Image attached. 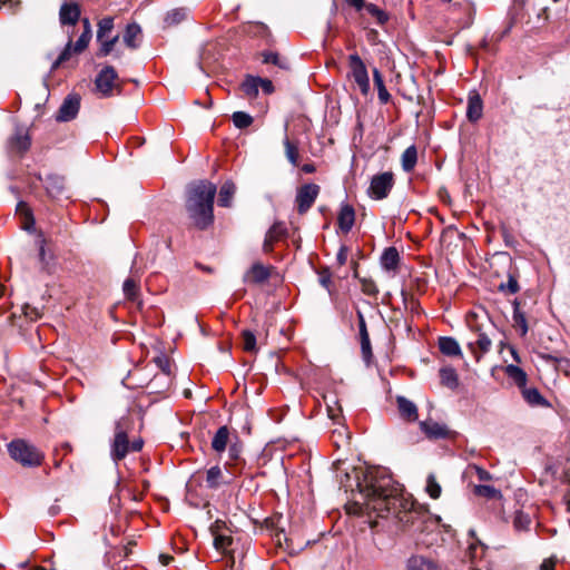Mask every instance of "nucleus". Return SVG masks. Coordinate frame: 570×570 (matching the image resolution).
Returning a JSON list of instances; mask_svg holds the SVG:
<instances>
[{"label": "nucleus", "mask_w": 570, "mask_h": 570, "mask_svg": "<svg viewBox=\"0 0 570 570\" xmlns=\"http://www.w3.org/2000/svg\"><path fill=\"white\" fill-rule=\"evenodd\" d=\"M116 79L117 72L115 68L111 66H106L96 77L95 85L97 90L105 97L110 96Z\"/></svg>", "instance_id": "f8f14e48"}, {"label": "nucleus", "mask_w": 570, "mask_h": 570, "mask_svg": "<svg viewBox=\"0 0 570 570\" xmlns=\"http://www.w3.org/2000/svg\"><path fill=\"white\" fill-rule=\"evenodd\" d=\"M186 17H187V11L185 9H183V8L173 9L167 12V14L165 17V23L167 26H174V24H177V23L181 22L183 20H185Z\"/></svg>", "instance_id": "ea45409f"}, {"label": "nucleus", "mask_w": 570, "mask_h": 570, "mask_svg": "<svg viewBox=\"0 0 570 570\" xmlns=\"http://www.w3.org/2000/svg\"><path fill=\"white\" fill-rule=\"evenodd\" d=\"M284 147H285V155L287 160L293 165H298V147L296 144L292 142L288 137L286 136L284 139Z\"/></svg>", "instance_id": "e433bc0d"}, {"label": "nucleus", "mask_w": 570, "mask_h": 570, "mask_svg": "<svg viewBox=\"0 0 570 570\" xmlns=\"http://www.w3.org/2000/svg\"><path fill=\"white\" fill-rule=\"evenodd\" d=\"M500 289L509 294H515L519 291V284L513 275H509L507 284H501Z\"/></svg>", "instance_id": "603ef678"}, {"label": "nucleus", "mask_w": 570, "mask_h": 570, "mask_svg": "<svg viewBox=\"0 0 570 570\" xmlns=\"http://www.w3.org/2000/svg\"><path fill=\"white\" fill-rule=\"evenodd\" d=\"M474 470H475V474L480 481H488L491 479V474L487 470H484L480 466H474Z\"/></svg>", "instance_id": "052dcab7"}, {"label": "nucleus", "mask_w": 570, "mask_h": 570, "mask_svg": "<svg viewBox=\"0 0 570 570\" xmlns=\"http://www.w3.org/2000/svg\"><path fill=\"white\" fill-rule=\"evenodd\" d=\"M523 397L531 405H541L544 403V399L537 389H524Z\"/></svg>", "instance_id": "49530a36"}, {"label": "nucleus", "mask_w": 570, "mask_h": 570, "mask_svg": "<svg viewBox=\"0 0 570 570\" xmlns=\"http://www.w3.org/2000/svg\"><path fill=\"white\" fill-rule=\"evenodd\" d=\"M80 17V8L77 3H63L59 11L62 24H76Z\"/></svg>", "instance_id": "4be33fe9"}, {"label": "nucleus", "mask_w": 570, "mask_h": 570, "mask_svg": "<svg viewBox=\"0 0 570 570\" xmlns=\"http://www.w3.org/2000/svg\"><path fill=\"white\" fill-rule=\"evenodd\" d=\"M264 62L266 63H273V65H277L279 66L281 68H287V62L286 60L282 59L279 57L278 53L276 52H267V53H264Z\"/></svg>", "instance_id": "3c124183"}, {"label": "nucleus", "mask_w": 570, "mask_h": 570, "mask_svg": "<svg viewBox=\"0 0 570 570\" xmlns=\"http://www.w3.org/2000/svg\"><path fill=\"white\" fill-rule=\"evenodd\" d=\"M373 79H374V85L377 89V96H379L380 101L382 104H387L391 99V95L384 85V80H383L381 72L376 68L373 70Z\"/></svg>", "instance_id": "473e14b6"}, {"label": "nucleus", "mask_w": 570, "mask_h": 570, "mask_svg": "<svg viewBox=\"0 0 570 570\" xmlns=\"http://www.w3.org/2000/svg\"><path fill=\"white\" fill-rule=\"evenodd\" d=\"M114 29V18L105 17L98 22L97 40H101L109 37V33Z\"/></svg>", "instance_id": "4c0bfd02"}, {"label": "nucleus", "mask_w": 570, "mask_h": 570, "mask_svg": "<svg viewBox=\"0 0 570 570\" xmlns=\"http://www.w3.org/2000/svg\"><path fill=\"white\" fill-rule=\"evenodd\" d=\"M227 445L230 460H237L242 452L238 434L224 425L216 431V453L223 452Z\"/></svg>", "instance_id": "423d86ee"}, {"label": "nucleus", "mask_w": 570, "mask_h": 570, "mask_svg": "<svg viewBox=\"0 0 570 570\" xmlns=\"http://www.w3.org/2000/svg\"><path fill=\"white\" fill-rule=\"evenodd\" d=\"M355 223V210L350 204H342L337 215L338 228L347 234L351 232Z\"/></svg>", "instance_id": "dca6fc26"}, {"label": "nucleus", "mask_w": 570, "mask_h": 570, "mask_svg": "<svg viewBox=\"0 0 570 570\" xmlns=\"http://www.w3.org/2000/svg\"><path fill=\"white\" fill-rule=\"evenodd\" d=\"M439 348L440 351L448 356H459L461 355V347L456 340L453 337L444 336L439 340Z\"/></svg>", "instance_id": "bb28decb"}, {"label": "nucleus", "mask_w": 570, "mask_h": 570, "mask_svg": "<svg viewBox=\"0 0 570 570\" xmlns=\"http://www.w3.org/2000/svg\"><path fill=\"white\" fill-rule=\"evenodd\" d=\"M79 107H80L79 96H77V95L67 96L58 110L56 119L58 121H69L71 119H73L79 111Z\"/></svg>", "instance_id": "ddd939ff"}, {"label": "nucleus", "mask_w": 570, "mask_h": 570, "mask_svg": "<svg viewBox=\"0 0 570 570\" xmlns=\"http://www.w3.org/2000/svg\"><path fill=\"white\" fill-rule=\"evenodd\" d=\"M348 66L351 69V77L358 86L361 92L363 95H367L371 87L365 63L357 53H353L348 57Z\"/></svg>", "instance_id": "1a4fd4ad"}, {"label": "nucleus", "mask_w": 570, "mask_h": 570, "mask_svg": "<svg viewBox=\"0 0 570 570\" xmlns=\"http://www.w3.org/2000/svg\"><path fill=\"white\" fill-rule=\"evenodd\" d=\"M483 114V102L481 97L473 92L469 95L468 98V108H466V117L470 121H478Z\"/></svg>", "instance_id": "aec40b11"}, {"label": "nucleus", "mask_w": 570, "mask_h": 570, "mask_svg": "<svg viewBox=\"0 0 570 570\" xmlns=\"http://www.w3.org/2000/svg\"><path fill=\"white\" fill-rule=\"evenodd\" d=\"M173 560V557L169 556V554H159V561L161 562L163 566H168L169 562Z\"/></svg>", "instance_id": "69168bd1"}, {"label": "nucleus", "mask_w": 570, "mask_h": 570, "mask_svg": "<svg viewBox=\"0 0 570 570\" xmlns=\"http://www.w3.org/2000/svg\"><path fill=\"white\" fill-rule=\"evenodd\" d=\"M243 348L246 352H256V337L250 331H244L242 333Z\"/></svg>", "instance_id": "de8ad7c7"}, {"label": "nucleus", "mask_w": 570, "mask_h": 570, "mask_svg": "<svg viewBox=\"0 0 570 570\" xmlns=\"http://www.w3.org/2000/svg\"><path fill=\"white\" fill-rule=\"evenodd\" d=\"M406 570H439L438 563H435L433 560L414 554L411 556L405 563Z\"/></svg>", "instance_id": "a211bd4d"}, {"label": "nucleus", "mask_w": 570, "mask_h": 570, "mask_svg": "<svg viewBox=\"0 0 570 570\" xmlns=\"http://www.w3.org/2000/svg\"><path fill=\"white\" fill-rule=\"evenodd\" d=\"M272 269V266L256 262L245 273L244 282L249 285H263L271 277Z\"/></svg>", "instance_id": "9b49d317"}, {"label": "nucleus", "mask_w": 570, "mask_h": 570, "mask_svg": "<svg viewBox=\"0 0 570 570\" xmlns=\"http://www.w3.org/2000/svg\"><path fill=\"white\" fill-rule=\"evenodd\" d=\"M513 325L520 332V335L524 337L528 333V322L525 314L520 309V302L518 299L513 301Z\"/></svg>", "instance_id": "a878e982"}, {"label": "nucleus", "mask_w": 570, "mask_h": 570, "mask_svg": "<svg viewBox=\"0 0 570 570\" xmlns=\"http://www.w3.org/2000/svg\"><path fill=\"white\" fill-rule=\"evenodd\" d=\"M363 9H365L366 12L371 14L380 24H384L389 19L387 13L373 3L365 4Z\"/></svg>", "instance_id": "c03bdc74"}, {"label": "nucleus", "mask_w": 570, "mask_h": 570, "mask_svg": "<svg viewBox=\"0 0 570 570\" xmlns=\"http://www.w3.org/2000/svg\"><path fill=\"white\" fill-rule=\"evenodd\" d=\"M474 493L488 499H497L501 497V492L492 485L480 484L474 487Z\"/></svg>", "instance_id": "79ce46f5"}, {"label": "nucleus", "mask_w": 570, "mask_h": 570, "mask_svg": "<svg viewBox=\"0 0 570 570\" xmlns=\"http://www.w3.org/2000/svg\"><path fill=\"white\" fill-rule=\"evenodd\" d=\"M357 318H358L360 340L361 338H365V337H370L367 328H366L365 318H364V316H363V314L361 312L357 313Z\"/></svg>", "instance_id": "4d7b16f0"}, {"label": "nucleus", "mask_w": 570, "mask_h": 570, "mask_svg": "<svg viewBox=\"0 0 570 570\" xmlns=\"http://www.w3.org/2000/svg\"><path fill=\"white\" fill-rule=\"evenodd\" d=\"M361 288L364 294L370 296H375L379 293L377 286L373 279H361Z\"/></svg>", "instance_id": "8fccbe9b"}, {"label": "nucleus", "mask_w": 570, "mask_h": 570, "mask_svg": "<svg viewBox=\"0 0 570 570\" xmlns=\"http://www.w3.org/2000/svg\"><path fill=\"white\" fill-rule=\"evenodd\" d=\"M259 77L248 76L242 83V89L248 98H255L259 91Z\"/></svg>", "instance_id": "c9c22d12"}, {"label": "nucleus", "mask_w": 570, "mask_h": 570, "mask_svg": "<svg viewBox=\"0 0 570 570\" xmlns=\"http://www.w3.org/2000/svg\"><path fill=\"white\" fill-rule=\"evenodd\" d=\"M397 405L401 415L410 421H414L417 417V409L415 404L403 396L397 397Z\"/></svg>", "instance_id": "c85d7f7f"}, {"label": "nucleus", "mask_w": 570, "mask_h": 570, "mask_svg": "<svg viewBox=\"0 0 570 570\" xmlns=\"http://www.w3.org/2000/svg\"><path fill=\"white\" fill-rule=\"evenodd\" d=\"M233 122L237 128H247L253 122V117L244 111H236L233 115Z\"/></svg>", "instance_id": "a18cd8bd"}, {"label": "nucleus", "mask_w": 570, "mask_h": 570, "mask_svg": "<svg viewBox=\"0 0 570 570\" xmlns=\"http://www.w3.org/2000/svg\"><path fill=\"white\" fill-rule=\"evenodd\" d=\"M45 239L39 240V262L41 264V268L47 272L51 273V263L53 261L52 255H48L45 248Z\"/></svg>", "instance_id": "58836bf2"}, {"label": "nucleus", "mask_w": 570, "mask_h": 570, "mask_svg": "<svg viewBox=\"0 0 570 570\" xmlns=\"http://www.w3.org/2000/svg\"><path fill=\"white\" fill-rule=\"evenodd\" d=\"M185 210L194 228L207 229L214 219V184L209 180H195L188 184Z\"/></svg>", "instance_id": "f03ea898"}, {"label": "nucleus", "mask_w": 570, "mask_h": 570, "mask_svg": "<svg viewBox=\"0 0 570 570\" xmlns=\"http://www.w3.org/2000/svg\"><path fill=\"white\" fill-rule=\"evenodd\" d=\"M214 487V468H210L207 470V479L206 484H197L195 480H190L187 483V493L186 499L189 502L190 505H194L196 508L203 507L207 508L209 505V499L208 497L204 495L205 488H213Z\"/></svg>", "instance_id": "0eeeda50"}, {"label": "nucleus", "mask_w": 570, "mask_h": 570, "mask_svg": "<svg viewBox=\"0 0 570 570\" xmlns=\"http://www.w3.org/2000/svg\"><path fill=\"white\" fill-rule=\"evenodd\" d=\"M18 3H19L18 0H0V7L9 6L10 8H13V7L18 6Z\"/></svg>", "instance_id": "338daca9"}, {"label": "nucleus", "mask_w": 570, "mask_h": 570, "mask_svg": "<svg viewBox=\"0 0 570 570\" xmlns=\"http://www.w3.org/2000/svg\"><path fill=\"white\" fill-rule=\"evenodd\" d=\"M219 520H216V563H222L226 570H238L235 568V541L230 535H226L219 532Z\"/></svg>", "instance_id": "39448f33"}, {"label": "nucleus", "mask_w": 570, "mask_h": 570, "mask_svg": "<svg viewBox=\"0 0 570 570\" xmlns=\"http://www.w3.org/2000/svg\"><path fill=\"white\" fill-rule=\"evenodd\" d=\"M17 210L24 215V217H26L24 229L30 230V228L35 225V220H33L32 214L30 213L27 204L23 202H20L17 206Z\"/></svg>", "instance_id": "09e8293b"}, {"label": "nucleus", "mask_w": 570, "mask_h": 570, "mask_svg": "<svg viewBox=\"0 0 570 570\" xmlns=\"http://www.w3.org/2000/svg\"><path fill=\"white\" fill-rule=\"evenodd\" d=\"M417 161V150L414 145L407 147L401 157L402 168L404 171L410 173L414 169Z\"/></svg>", "instance_id": "c756f323"}, {"label": "nucleus", "mask_w": 570, "mask_h": 570, "mask_svg": "<svg viewBox=\"0 0 570 570\" xmlns=\"http://www.w3.org/2000/svg\"><path fill=\"white\" fill-rule=\"evenodd\" d=\"M236 187L233 183L226 181L219 189L218 204L222 207H230Z\"/></svg>", "instance_id": "7c9ffc66"}, {"label": "nucleus", "mask_w": 570, "mask_h": 570, "mask_svg": "<svg viewBox=\"0 0 570 570\" xmlns=\"http://www.w3.org/2000/svg\"><path fill=\"white\" fill-rule=\"evenodd\" d=\"M346 3L353 7L356 11H361L365 7L364 0H345Z\"/></svg>", "instance_id": "680f3d73"}, {"label": "nucleus", "mask_w": 570, "mask_h": 570, "mask_svg": "<svg viewBox=\"0 0 570 570\" xmlns=\"http://www.w3.org/2000/svg\"><path fill=\"white\" fill-rule=\"evenodd\" d=\"M360 343H361V350H362L363 357L365 360H368L372 356V347H371L370 337L361 338Z\"/></svg>", "instance_id": "6e6d98bb"}, {"label": "nucleus", "mask_w": 570, "mask_h": 570, "mask_svg": "<svg viewBox=\"0 0 570 570\" xmlns=\"http://www.w3.org/2000/svg\"><path fill=\"white\" fill-rule=\"evenodd\" d=\"M491 346L492 342L484 333H479L476 340L468 344L469 350L474 354L476 361L481 358V354L489 352Z\"/></svg>", "instance_id": "393cba45"}, {"label": "nucleus", "mask_w": 570, "mask_h": 570, "mask_svg": "<svg viewBox=\"0 0 570 570\" xmlns=\"http://www.w3.org/2000/svg\"><path fill=\"white\" fill-rule=\"evenodd\" d=\"M421 429L430 439L435 440L448 438L450 434V431L445 425L434 421L421 422Z\"/></svg>", "instance_id": "5701e85b"}, {"label": "nucleus", "mask_w": 570, "mask_h": 570, "mask_svg": "<svg viewBox=\"0 0 570 570\" xmlns=\"http://www.w3.org/2000/svg\"><path fill=\"white\" fill-rule=\"evenodd\" d=\"M154 361L165 374H170V361L165 354L158 355Z\"/></svg>", "instance_id": "864d4df0"}, {"label": "nucleus", "mask_w": 570, "mask_h": 570, "mask_svg": "<svg viewBox=\"0 0 570 570\" xmlns=\"http://www.w3.org/2000/svg\"><path fill=\"white\" fill-rule=\"evenodd\" d=\"M259 89H262L265 94L269 95L274 91V86L269 79L261 78Z\"/></svg>", "instance_id": "13d9d810"}, {"label": "nucleus", "mask_w": 570, "mask_h": 570, "mask_svg": "<svg viewBox=\"0 0 570 570\" xmlns=\"http://www.w3.org/2000/svg\"><path fill=\"white\" fill-rule=\"evenodd\" d=\"M45 187L50 197L58 198L63 195L65 179L58 175H48L45 180Z\"/></svg>", "instance_id": "b1692460"}, {"label": "nucleus", "mask_w": 570, "mask_h": 570, "mask_svg": "<svg viewBox=\"0 0 570 570\" xmlns=\"http://www.w3.org/2000/svg\"><path fill=\"white\" fill-rule=\"evenodd\" d=\"M541 570H554V561L552 559H547L541 564Z\"/></svg>", "instance_id": "e2e57ef3"}, {"label": "nucleus", "mask_w": 570, "mask_h": 570, "mask_svg": "<svg viewBox=\"0 0 570 570\" xmlns=\"http://www.w3.org/2000/svg\"><path fill=\"white\" fill-rule=\"evenodd\" d=\"M320 190V186L313 183L305 184L297 189L295 203L301 215L305 214L313 206Z\"/></svg>", "instance_id": "9d476101"}, {"label": "nucleus", "mask_w": 570, "mask_h": 570, "mask_svg": "<svg viewBox=\"0 0 570 570\" xmlns=\"http://www.w3.org/2000/svg\"><path fill=\"white\" fill-rule=\"evenodd\" d=\"M380 264L385 272L396 274L400 264V254L395 247H387L380 257Z\"/></svg>", "instance_id": "2eb2a0df"}, {"label": "nucleus", "mask_w": 570, "mask_h": 570, "mask_svg": "<svg viewBox=\"0 0 570 570\" xmlns=\"http://www.w3.org/2000/svg\"><path fill=\"white\" fill-rule=\"evenodd\" d=\"M348 249L346 246H342L336 255V259L340 265H344L347 262Z\"/></svg>", "instance_id": "bf43d9fd"}, {"label": "nucleus", "mask_w": 570, "mask_h": 570, "mask_svg": "<svg viewBox=\"0 0 570 570\" xmlns=\"http://www.w3.org/2000/svg\"><path fill=\"white\" fill-rule=\"evenodd\" d=\"M316 170V167L313 164H304L302 166V171L305 174H313Z\"/></svg>", "instance_id": "0e129e2a"}, {"label": "nucleus", "mask_w": 570, "mask_h": 570, "mask_svg": "<svg viewBox=\"0 0 570 570\" xmlns=\"http://www.w3.org/2000/svg\"><path fill=\"white\" fill-rule=\"evenodd\" d=\"M82 26H83V31L82 32H88V33H92L91 31V26H90V21L88 18H83L82 19Z\"/></svg>", "instance_id": "774afa93"}, {"label": "nucleus", "mask_w": 570, "mask_h": 570, "mask_svg": "<svg viewBox=\"0 0 570 570\" xmlns=\"http://www.w3.org/2000/svg\"><path fill=\"white\" fill-rule=\"evenodd\" d=\"M23 313L31 321H37L42 315V313H41V311L39 308L30 306V305H24L23 306Z\"/></svg>", "instance_id": "5fc2aeb1"}, {"label": "nucleus", "mask_w": 570, "mask_h": 570, "mask_svg": "<svg viewBox=\"0 0 570 570\" xmlns=\"http://www.w3.org/2000/svg\"><path fill=\"white\" fill-rule=\"evenodd\" d=\"M91 37H92V33L82 32L73 46H72V41L69 40L68 43L66 45V48L62 50V52L58 57L55 65H59V63L68 60L71 57L72 52L73 53L82 52L88 47Z\"/></svg>", "instance_id": "4468645a"}, {"label": "nucleus", "mask_w": 570, "mask_h": 570, "mask_svg": "<svg viewBox=\"0 0 570 570\" xmlns=\"http://www.w3.org/2000/svg\"><path fill=\"white\" fill-rule=\"evenodd\" d=\"M441 384L454 390L459 386V376L456 371L451 366H445L440 370Z\"/></svg>", "instance_id": "cd10ccee"}, {"label": "nucleus", "mask_w": 570, "mask_h": 570, "mask_svg": "<svg viewBox=\"0 0 570 570\" xmlns=\"http://www.w3.org/2000/svg\"><path fill=\"white\" fill-rule=\"evenodd\" d=\"M286 234V227L283 223H275L272 225V227L267 230L263 244V248L265 252H269L273 248V244L281 239Z\"/></svg>", "instance_id": "412c9836"}, {"label": "nucleus", "mask_w": 570, "mask_h": 570, "mask_svg": "<svg viewBox=\"0 0 570 570\" xmlns=\"http://www.w3.org/2000/svg\"><path fill=\"white\" fill-rule=\"evenodd\" d=\"M394 186V175L392 171H384L374 175L371 179L367 195L375 200H382L389 196Z\"/></svg>", "instance_id": "6e6552de"}, {"label": "nucleus", "mask_w": 570, "mask_h": 570, "mask_svg": "<svg viewBox=\"0 0 570 570\" xmlns=\"http://www.w3.org/2000/svg\"><path fill=\"white\" fill-rule=\"evenodd\" d=\"M505 374L519 386L524 387L527 384L525 372L517 365H508L505 367Z\"/></svg>", "instance_id": "72a5a7b5"}, {"label": "nucleus", "mask_w": 570, "mask_h": 570, "mask_svg": "<svg viewBox=\"0 0 570 570\" xmlns=\"http://www.w3.org/2000/svg\"><path fill=\"white\" fill-rule=\"evenodd\" d=\"M513 528L518 532H527L530 530L532 520L528 513H524L521 510L515 511L513 515Z\"/></svg>", "instance_id": "2f4dec72"}, {"label": "nucleus", "mask_w": 570, "mask_h": 570, "mask_svg": "<svg viewBox=\"0 0 570 570\" xmlns=\"http://www.w3.org/2000/svg\"><path fill=\"white\" fill-rule=\"evenodd\" d=\"M360 492L364 497L365 509L376 512L379 517H395L404 527L413 531H422V522L426 512L410 498L399 493L397 487L385 470H370L362 483Z\"/></svg>", "instance_id": "f257e3e1"}, {"label": "nucleus", "mask_w": 570, "mask_h": 570, "mask_svg": "<svg viewBox=\"0 0 570 570\" xmlns=\"http://www.w3.org/2000/svg\"><path fill=\"white\" fill-rule=\"evenodd\" d=\"M118 39H119V37L115 36L112 38L106 37L101 40H98V42L100 43V48L97 52V56L98 57L108 56L114 50V47H115L116 42L118 41Z\"/></svg>", "instance_id": "37998d69"}, {"label": "nucleus", "mask_w": 570, "mask_h": 570, "mask_svg": "<svg viewBox=\"0 0 570 570\" xmlns=\"http://www.w3.org/2000/svg\"><path fill=\"white\" fill-rule=\"evenodd\" d=\"M124 43L130 49H137L141 41V28L138 23L127 24L122 36Z\"/></svg>", "instance_id": "6ab92c4d"}, {"label": "nucleus", "mask_w": 570, "mask_h": 570, "mask_svg": "<svg viewBox=\"0 0 570 570\" xmlns=\"http://www.w3.org/2000/svg\"><path fill=\"white\" fill-rule=\"evenodd\" d=\"M426 493L432 499H439L442 492L441 485L436 481V478L434 474H429L426 478V485H425Z\"/></svg>", "instance_id": "a19ab883"}, {"label": "nucleus", "mask_w": 570, "mask_h": 570, "mask_svg": "<svg viewBox=\"0 0 570 570\" xmlns=\"http://www.w3.org/2000/svg\"><path fill=\"white\" fill-rule=\"evenodd\" d=\"M31 139L26 130L18 128L9 140V147L19 154H23L29 149Z\"/></svg>", "instance_id": "f3484780"}, {"label": "nucleus", "mask_w": 570, "mask_h": 570, "mask_svg": "<svg viewBox=\"0 0 570 570\" xmlns=\"http://www.w3.org/2000/svg\"><path fill=\"white\" fill-rule=\"evenodd\" d=\"M122 291L126 298L137 302L139 298V281L129 277L124 282Z\"/></svg>", "instance_id": "f704fd0d"}, {"label": "nucleus", "mask_w": 570, "mask_h": 570, "mask_svg": "<svg viewBox=\"0 0 570 570\" xmlns=\"http://www.w3.org/2000/svg\"><path fill=\"white\" fill-rule=\"evenodd\" d=\"M10 456L24 466H38L41 464V453L23 440H13L8 444Z\"/></svg>", "instance_id": "20e7f679"}, {"label": "nucleus", "mask_w": 570, "mask_h": 570, "mask_svg": "<svg viewBox=\"0 0 570 570\" xmlns=\"http://www.w3.org/2000/svg\"><path fill=\"white\" fill-rule=\"evenodd\" d=\"M132 425L134 422L129 415H122L115 422V435L110 444V456L115 462L125 459L129 452H138L142 449L144 441L140 438L132 441L128 439Z\"/></svg>", "instance_id": "7ed1b4c3"}]
</instances>
